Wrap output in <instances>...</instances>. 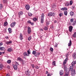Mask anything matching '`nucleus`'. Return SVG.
Segmentation results:
<instances>
[{
    "mask_svg": "<svg viewBox=\"0 0 76 76\" xmlns=\"http://www.w3.org/2000/svg\"><path fill=\"white\" fill-rule=\"evenodd\" d=\"M7 63H8V64H10V63H11V61H10V60H8L7 61Z\"/></svg>",
    "mask_w": 76,
    "mask_h": 76,
    "instance_id": "nucleus-31",
    "label": "nucleus"
},
{
    "mask_svg": "<svg viewBox=\"0 0 76 76\" xmlns=\"http://www.w3.org/2000/svg\"><path fill=\"white\" fill-rule=\"evenodd\" d=\"M44 14L42 13V15L41 17V23H44Z\"/></svg>",
    "mask_w": 76,
    "mask_h": 76,
    "instance_id": "nucleus-2",
    "label": "nucleus"
},
{
    "mask_svg": "<svg viewBox=\"0 0 76 76\" xmlns=\"http://www.w3.org/2000/svg\"><path fill=\"white\" fill-rule=\"evenodd\" d=\"M7 1V0H3V3H5Z\"/></svg>",
    "mask_w": 76,
    "mask_h": 76,
    "instance_id": "nucleus-44",
    "label": "nucleus"
},
{
    "mask_svg": "<svg viewBox=\"0 0 76 76\" xmlns=\"http://www.w3.org/2000/svg\"><path fill=\"white\" fill-rule=\"evenodd\" d=\"M0 50H1V51H5L6 49L4 47H1L0 48Z\"/></svg>",
    "mask_w": 76,
    "mask_h": 76,
    "instance_id": "nucleus-10",
    "label": "nucleus"
},
{
    "mask_svg": "<svg viewBox=\"0 0 76 76\" xmlns=\"http://www.w3.org/2000/svg\"><path fill=\"white\" fill-rule=\"evenodd\" d=\"M40 55V53L37 52L36 53V54L34 56L35 57H39V56Z\"/></svg>",
    "mask_w": 76,
    "mask_h": 76,
    "instance_id": "nucleus-8",
    "label": "nucleus"
},
{
    "mask_svg": "<svg viewBox=\"0 0 76 76\" xmlns=\"http://www.w3.org/2000/svg\"><path fill=\"white\" fill-rule=\"evenodd\" d=\"M6 76H10V75H9V74H8L7 75H6Z\"/></svg>",
    "mask_w": 76,
    "mask_h": 76,
    "instance_id": "nucleus-56",
    "label": "nucleus"
},
{
    "mask_svg": "<svg viewBox=\"0 0 76 76\" xmlns=\"http://www.w3.org/2000/svg\"><path fill=\"white\" fill-rule=\"evenodd\" d=\"M27 53L26 52H25L24 53L23 55L24 56H29V55L27 54Z\"/></svg>",
    "mask_w": 76,
    "mask_h": 76,
    "instance_id": "nucleus-24",
    "label": "nucleus"
},
{
    "mask_svg": "<svg viewBox=\"0 0 76 76\" xmlns=\"http://www.w3.org/2000/svg\"><path fill=\"white\" fill-rule=\"evenodd\" d=\"M52 65L53 66L56 65V61H54L52 63Z\"/></svg>",
    "mask_w": 76,
    "mask_h": 76,
    "instance_id": "nucleus-32",
    "label": "nucleus"
},
{
    "mask_svg": "<svg viewBox=\"0 0 76 76\" xmlns=\"http://www.w3.org/2000/svg\"><path fill=\"white\" fill-rule=\"evenodd\" d=\"M70 21L71 22H73V19L72 18L70 19Z\"/></svg>",
    "mask_w": 76,
    "mask_h": 76,
    "instance_id": "nucleus-45",
    "label": "nucleus"
},
{
    "mask_svg": "<svg viewBox=\"0 0 76 76\" xmlns=\"http://www.w3.org/2000/svg\"><path fill=\"white\" fill-rule=\"evenodd\" d=\"M63 14L62 12H61L59 14V15L60 16V17H61V16H63Z\"/></svg>",
    "mask_w": 76,
    "mask_h": 76,
    "instance_id": "nucleus-27",
    "label": "nucleus"
},
{
    "mask_svg": "<svg viewBox=\"0 0 76 76\" xmlns=\"http://www.w3.org/2000/svg\"><path fill=\"white\" fill-rule=\"evenodd\" d=\"M2 54V53L0 52V55H1Z\"/></svg>",
    "mask_w": 76,
    "mask_h": 76,
    "instance_id": "nucleus-63",
    "label": "nucleus"
},
{
    "mask_svg": "<svg viewBox=\"0 0 76 76\" xmlns=\"http://www.w3.org/2000/svg\"><path fill=\"white\" fill-rule=\"evenodd\" d=\"M37 18H34L33 19V20H34V21H35V22H36V21H37Z\"/></svg>",
    "mask_w": 76,
    "mask_h": 76,
    "instance_id": "nucleus-37",
    "label": "nucleus"
},
{
    "mask_svg": "<svg viewBox=\"0 0 76 76\" xmlns=\"http://www.w3.org/2000/svg\"><path fill=\"white\" fill-rule=\"evenodd\" d=\"M30 8V7H29V5H26V10H29Z\"/></svg>",
    "mask_w": 76,
    "mask_h": 76,
    "instance_id": "nucleus-7",
    "label": "nucleus"
},
{
    "mask_svg": "<svg viewBox=\"0 0 76 76\" xmlns=\"http://www.w3.org/2000/svg\"><path fill=\"white\" fill-rule=\"evenodd\" d=\"M57 20L55 21L54 23H57Z\"/></svg>",
    "mask_w": 76,
    "mask_h": 76,
    "instance_id": "nucleus-59",
    "label": "nucleus"
},
{
    "mask_svg": "<svg viewBox=\"0 0 76 76\" xmlns=\"http://www.w3.org/2000/svg\"><path fill=\"white\" fill-rule=\"evenodd\" d=\"M52 7H53V8L56 7V5L55 4H53V5H52Z\"/></svg>",
    "mask_w": 76,
    "mask_h": 76,
    "instance_id": "nucleus-28",
    "label": "nucleus"
},
{
    "mask_svg": "<svg viewBox=\"0 0 76 76\" xmlns=\"http://www.w3.org/2000/svg\"><path fill=\"white\" fill-rule=\"evenodd\" d=\"M17 60H19V61H20L21 62H22L23 63V60L22 59V58H19V57L18 58Z\"/></svg>",
    "mask_w": 76,
    "mask_h": 76,
    "instance_id": "nucleus-12",
    "label": "nucleus"
},
{
    "mask_svg": "<svg viewBox=\"0 0 76 76\" xmlns=\"http://www.w3.org/2000/svg\"><path fill=\"white\" fill-rule=\"evenodd\" d=\"M31 37H28V41H30V40H31Z\"/></svg>",
    "mask_w": 76,
    "mask_h": 76,
    "instance_id": "nucleus-42",
    "label": "nucleus"
},
{
    "mask_svg": "<svg viewBox=\"0 0 76 76\" xmlns=\"http://www.w3.org/2000/svg\"><path fill=\"white\" fill-rule=\"evenodd\" d=\"M67 58H66V59H65L64 60V61L63 63V64L64 65H65V64H66V61H67Z\"/></svg>",
    "mask_w": 76,
    "mask_h": 76,
    "instance_id": "nucleus-16",
    "label": "nucleus"
},
{
    "mask_svg": "<svg viewBox=\"0 0 76 76\" xmlns=\"http://www.w3.org/2000/svg\"><path fill=\"white\" fill-rule=\"evenodd\" d=\"M7 25V22H5V23L4 24V25L5 26H6V25Z\"/></svg>",
    "mask_w": 76,
    "mask_h": 76,
    "instance_id": "nucleus-36",
    "label": "nucleus"
},
{
    "mask_svg": "<svg viewBox=\"0 0 76 76\" xmlns=\"http://www.w3.org/2000/svg\"><path fill=\"white\" fill-rule=\"evenodd\" d=\"M28 15L29 16H31L32 15V14L30 12H29L28 13Z\"/></svg>",
    "mask_w": 76,
    "mask_h": 76,
    "instance_id": "nucleus-35",
    "label": "nucleus"
},
{
    "mask_svg": "<svg viewBox=\"0 0 76 76\" xmlns=\"http://www.w3.org/2000/svg\"><path fill=\"white\" fill-rule=\"evenodd\" d=\"M47 29H48V28L46 26H45V28H44V30L46 31Z\"/></svg>",
    "mask_w": 76,
    "mask_h": 76,
    "instance_id": "nucleus-40",
    "label": "nucleus"
},
{
    "mask_svg": "<svg viewBox=\"0 0 76 76\" xmlns=\"http://www.w3.org/2000/svg\"><path fill=\"white\" fill-rule=\"evenodd\" d=\"M64 70H66V75L67 76H68L69 74V69H67L66 68V66H65L64 67Z\"/></svg>",
    "mask_w": 76,
    "mask_h": 76,
    "instance_id": "nucleus-3",
    "label": "nucleus"
},
{
    "mask_svg": "<svg viewBox=\"0 0 76 76\" xmlns=\"http://www.w3.org/2000/svg\"><path fill=\"white\" fill-rule=\"evenodd\" d=\"M35 68H36V69H39V66H35Z\"/></svg>",
    "mask_w": 76,
    "mask_h": 76,
    "instance_id": "nucleus-41",
    "label": "nucleus"
},
{
    "mask_svg": "<svg viewBox=\"0 0 76 76\" xmlns=\"http://www.w3.org/2000/svg\"><path fill=\"white\" fill-rule=\"evenodd\" d=\"M61 10L64 11V10H67V9L66 7H64L61 8Z\"/></svg>",
    "mask_w": 76,
    "mask_h": 76,
    "instance_id": "nucleus-14",
    "label": "nucleus"
},
{
    "mask_svg": "<svg viewBox=\"0 0 76 76\" xmlns=\"http://www.w3.org/2000/svg\"><path fill=\"white\" fill-rule=\"evenodd\" d=\"M22 63L23 64H25V62H24V61H23V62H22Z\"/></svg>",
    "mask_w": 76,
    "mask_h": 76,
    "instance_id": "nucleus-58",
    "label": "nucleus"
},
{
    "mask_svg": "<svg viewBox=\"0 0 76 76\" xmlns=\"http://www.w3.org/2000/svg\"><path fill=\"white\" fill-rule=\"evenodd\" d=\"M3 44L2 42L0 43V47H1V46L3 45Z\"/></svg>",
    "mask_w": 76,
    "mask_h": 76,
    "instance_id": "nucleus-47",
    "label": "nucleus"
},
{
    "mask_svg": "<svg viewBox=\"0 0 76 76\" xmlns=\"http://www.w3.org/2000/svg\"><path fill=\"white\" fill-rule=\"evenodd\" d=\"M48 71H47L46 72V74H48Z\"/></svg>",
    "mask_w": 76,
    "mask_h": 76,
    "instance_id": "nucleus-60",
    "label": "nucleus"
},
{
    "mask_svg": "<svg viewBox=\"0 0 76 76\" xmlns=\"http://www.w3.org/2000/svg\"><path fill=\"white\" fill-rule=\"evenodd\" d=\"M30 24H31V25H34V23H31H31H30Z\"/></svg>",
    "mask_w": 76,
    "mask_h": 76,
    "instance_id": "nucleus-54",
    "label": "nucleus"
},
{
    "mask_svg": "<svg viewBox=\"0 0 76 76\" xmlns=\"http://www.w3.org/2000/svg\"><path fill=\"white\" fill-rule=\"evenodd\" d=\"M12 41H10L8 42H6V44H7V45H9V44H12Z\"/></svg>",
    "mask_w": 76,
    "mask_h": 76,
    "instance_id": "nucleus-18",
    "label": "nucleus"
},
{
    "mask_svg": "<svg viewBox=\"0 0 76 76\" xmlns=\"http://www.w3.org/2000/svg\"><path fill=\"white\" fill-rule=\"evenodd\" d=\"M73 37H74V38H76V32H75L74 33V34H73Z\"/></svg>",
    "mask_w": 76,
    "mask_h": 76,
    "instance_id": "nucleus-29",
    "label": "nucleus"
},
{
    "mask_svg": "<svg viewBox=\"0 0 76 76\" xmlns=\"http://www.w3.org/2000/svg\"><path fill=\"white\" fill-rule=\"evenodd\" d=\"M27 52L28 53V55H29V54H30V52H29V50H28Z\"/></svg>",
    "mask_w": 76,
    "mask_h": 76,
    "instance_id": "nucleus-50",
    "label": "nucleus"
},
{
    "mask_svg": "<svg viewBox=\"0 0 76 76\" xmlns=\"http://www.w3.org/2000/svg\"><path fill=\"white\" fill-rule=\"evenodd\" d=\"M66 58H67V60H68V57H69V54L67 53L66 55Z\"/></svg>",
    "mask_w": 76,
    "mask_h": 76,
    "instance_id": "nucleus-33",
    "label": "nucleus"
},
{
    "mask_svg": "<svg viewBox=\"0 0 76 76\" xmlns=\"http://www.w3.org/2000/svg\"><path fill=\"white\" fill-rule=\"evenodd\" d=\"M36 53H37V52H36V51L34 50L33 51L32 54H33L35 56V54H36Z\"/></svg>",
    "mask_w": 76,
    "mask_h": 76,
    "instance_id": "nucleus-30",
    "label": "nucleus"
},
{
    "mask_svg": "<svg viewBox=\"0 0 76 76\" xmlns=\"http://www.w3.org/2000/svg\"><path fill=\"white\" fill-rule=\"evenodd\" d=\"M28 34H30L31 32V28L29 27H28Z\"/></svg>",
    "mask_w": 76,
    "mask_h": 76,
    "instance_id": "nucleus-5",
    "label": "nucleus"
},
{
    "mask_svg": "<svg viewBox=\"0 0 76 76\" xmlns=\"http://www.w3.org/2000/svg\"><path fill=\"white\" fill-rule=\"evenodd\" d=\"M32 67H33V68H34V65H32Z\"/></svg>",
    "mask_w": 76,
    "mask_h": 76,
    "instance_id": "nucleus-57",
    "label": "nucleus"
},
{
    "mask_svg": "<svg viewBox=\"0 0 76 76\" xmlns=\"http://www.w3.org/2000/svg\"><path fill=\"white\" fill-rule=\"evenodd\" d=\"M76 64V61H73V62H72L71 64L72 65V66H75V65Z\"/></svg>",
    "mask_w": 76,
    "mask_h": 76,
    "instance_id": "nucleus-11",
    "label": "nucleus"
},
{
    "mask_svg": "<svg viewBox=\"0 0 76 76\" xmlns=\"http://www.w3.org/2000/svg\"><path fill=\"white\" fill-rule=\"evenodd\" d=\"M8 51L9 52H10L12 51V49H11L10 48L8 49Z\"/></svg>",
    "mask_w": 76,
    "mask_h": 76,
    "instance_id": "nucleus-38",
    "label": "nucleus"
},
{
    "mask_svg": "<svg viewBox=\"0 0 76 76\" xmlns=\"http://www.w3.org/2000/svg\"><path fill=\"white\" fill-rule=\"evenodd\" d=\"M68 47H70L72 45V41L71 40H70L69 43L68 44Z\"/></svg>",
    "mask_w": 76,
    "mask_h": 76,
    "instance_id": "nucleus-19",
    "label": "nucleus"
},
{
    "mask_svg": "<svg viewBox=\"0 0 76 76\" xmlns=\"http://www.w3.org/2000/svg\"><path fill=\"white\" fill-rule=\"evenodd\" d=\"M4 53H5V52H4L2 53H3V54H4Z\"/></svg>",
    "mask_w": 76,
    "mask_h": 76,
    "instance_id": "nucleus-64",
    "label": "nucleus"
},
{
    "mask_svg": "<svg viewBox=\"0 0 76 76\" xmlns=\"http://www.w3.org/2000/svg\"><path fill=\"white\" fill-rule=\"evenodd\" d=\"M26 74L27 75V76H30V74L29 73V72L28 71H27L26 72H25Z\"/></svg>",
    "mask_w": 76,
    "mask_h": 76,
    "instance_id": "nucleus-17",
    "label": "nucleus"
},
{
    "mask_svg": "<svg viewBox=\"0 0 76 76\" xmlns=\"http://www.w3.org/2000/svg\"><path fill=\"white\" fill-rule=\"evenodd\" d=\"M9 33H11L12 32V29L10 28H9L8 29Z\"/></svg>",
    "mask_w": 76,
    "mask_h": 76,
    "instance_id": "nucleus-26",
    "label": "nucleus"
},
{
    "mask_svg": "<svg viewBox=\"0 0 76 76\" xmlns=\"http://www.w3.org/2000/svg\"><path fill=\"white\" fill-rule=\"evenodd\" d=\"M50 50L52 51V52H53V48H50Z\"/></svg>",
    "mask_w": 76,
    "mask_h": 76,
    "instance_id": "nucleus-43",
    "label": "nucleus"
},
{
    "mask_svg": "<svg viewBox=\"0 0 76 76\" xmlns=\"http://www.w3.org/2000/svg\"><path fill=\"white\" fill-rule=\"evenodd\" d=\"M48 76H51V74L50 73H48V74L47 75Z\"/></svg>",
    "mask_w": 76,
    "mask_h": 76,
    "instance_id": "nucleus-52",
    "label": "nucleus"
},
{
    "mask_svg": "<svg viewBox=\"0 0 76 76\" xmlns=\"http://www.w3.org/2000/svg\"><path fill=\"white\" fill-rule=\"evenodd\" d=\"M3 8V5L2 4H0V9H2Z\"/></svg>",
    "mask_w": 76,
    "mask_h": 76,
    "instance_id": "nucleus-34",
    "label": "nucleus"
},
{
    "mask_svg": "<svg viewBox=\"0 0 76 76\" xmlns=\"http://www.w3.org/2000/svg\"><path fill=\"white\" fill-rule=\"evenodd\" d=\"M20 40H22L23 39V36L22 33H20Z\"/></svg>",
    "mask_w": 76,
    "mask_h": 76,
    "instance_id": "nucleus-9",
    "label": "nucleus"
},
{
    "mask_svg": "<svg viewBox=\"0 0 76 76\" xmlns=\"http://www.w3.org/2000/svg\"><path fill=\"white\" fill-rule=\"evenodd\" d=\"M72 57L74 58V59H75L76 58V53H74L73 55H72Z\"/></svg>",
    "mask_w": 76,
    "mask_h": 76,
    "instance_id": "nucleus-15",
    "label": "nucleus"
},
{
    "mask_svg": "<svg viewBox=\"0 0 76 76\" xmlns=\"http://www.w3.org/2000/svg\"><path fill=\"white\" fill-rule=\"evenodd\" d=\"M75 6H72V9H75Z\"/></svg>",
    "mask_w": 76,
    "mask_h": 76,
    "instance_id": "nucleus-48",
    "label": "nucleus"
},
{
    "mask_svg": "<svg viewBox=\"0 0 76 76\" xmlns=\"http://www.w3.org/2000/svg\"><path fill=\"white\" fill-rule=\"evenodd\" d=\"M18 15H23V12L22 11H20L18 13Z\"/></svg>",
    "mask_w": 76,
    "mask_h": 76,
    "instance_id": "nucleus-22",
    "label": "nucleus"
},
{
    "mask_svg": "<svg viewBox=\"0 0 76 76\" xmlns=\"http://www.w3.org/2000/svg\"><path fill=\"white\" fill-rule=\"evenodd\" d=\"M13 66H14V68L15 70H17L18 69V67L17 66V65H13Z\"/></svg>",
    "mask_w": 76,
    "mask_h": 76,
    "instance_id": "nucleus-21",
    "label": "nucleus"
},
{
    "mask_svg": "<svg viewBox=\"0 0 76 76\" xmlns=\"http://www.w3.org/2000/svg\"><path fill=\"white\" fill-rule=\"evenodd\" d=\"M7 68H8V69H9L10 68V66H7Z\"/></svg>",
    "mask_w": 76,
    "mask_h": 76,
    "instance_id": "nucleus-53",
    "label": "nucleus"
},
{
    "mask_svg": "<svg viewBox=\"0 0 76 76\" xmlns=\"http://www.w3.org/2000/svg\"><path fill=\"white\" fill-rule=\"evenodd\" d=\"M69 32H72V29H73V27L72 26H70L69 27Z\"/></svg>",
    "mask_w": 76,
    "mask_h": 76,
    "instance_id": "nucleus-13",
    "label": "nucleus"
},
{
    "mask_svg": "<svg viewBox=\"0 0 76 76\" xmlns=\"http://www.w3.org/2000/svg\"><path fill=\"white\" fill-rule=\"evenodd\" d=\"M3 67V66L0 65V70H2Z\"/></svg>",
    "mask_w": 76,
    "mask_h": 76,
    "instance_id": "nucleus-39",
    "label": "nucleus"
},
{
    "mask_svg": "<svg viewBox=\"0 0 76 76\" xmlns=\"http://www.w3.org/2000/svg\"><path fill=\"white\" fill-rule=\"evenodd\" d=\"M40 31H43V30L42 29H41V28L40 29Z\"/></svg>",
    "mask_w": 76,
    "mask_h": 76,
    "instance_id": "nucleus-61",
    "label": "nucleus"
},
{
    "mask_svg": "<svg viewBox=\"0 0 76 76\" xmlns=\"http://www.w3.org/2000/svg\"><path fill=\"white\" fill-rule=\"evenodd\" d=\"M73 66L72 65L69 67V70L71 72V75L72 76H75V69L73 70Z\"/></svg>",
    "mask_w": 76,
    "mask_h": 76,
    "instance_id": "nucleus-1",
    "label": "nucleus"
},
{
    "mask_svg": "<svg viewBox=\"0 0 76 76\" xmlns=\"http://www.w3.org/2000/svg\"><path fill=\"white\" fill-rule=\"evenodd\" d=\"M70 15L71 16H73V15H74V12H70Z\"/></svg>",
    "mask_w": 76,
    "mask_h": 76,
    "instance_id": "nucleus-23",
    "label": "nucleus"
},
{
    "mask_svg": "<svg viewBox=\"0 0 76 76\" xmlns=\"http://www.w3.org/2000/svg\"><path fill=\"white\" fill-rule=\"evenodd\" d=\"M76 23V21H75L74 22V23Z\"/></svg>",
    "mask_w": 76,
    "mask_h": 76,
    "instance_id": "nucleus-62",
    "label": "nucleus"
},
{
    "mask_svg": "<svg viewBox=\"0 0 76 76\" xmlns=\"http://www.w3.org/2000/svg\"><path fill=\"white\" fill-rule=\"evenodd\" d=\"M63 74H64V72H63V71L62 70H61L60 72V75L62 76V75H63Z\"/></svg>",
    "mask_w": 76,
    "mask_h": 76,
    "instance_id": "nucleus-20",
    "label": "nucleus"
},
{
    "mask_svg": "<svg viewBox=\"0 0 76 76\" xmlns=\"http://www.w3.org/2000/svg\"><path fill=\"white\" fill-rule=\"evenodd\" d=\"M48 16H54V13L53 12H50L48 14Z\"/></svg>",
    "mask_w": 76,
    "mask_h": 76,
    "instance_id": "nucleus-4",
    "label": "nucleus"
},
{
    "mask_svg": "<svg viewBox=\"0 0 76 76\" xmlns=\"http://www.w3.org/2000/svg\"><path fill=\"white\" fill-rule=\"evenodd\" d=\"M64 13L65 16H67V11H64Z\"/></svg>",
    "mask_w": 76,
    "mask_h": 76,
    "instance_id": "nucleus-25",
    "label": "nucleus"
},
{
    "mask_svg": "<svg viewBox=\"0 0 76 76\" xmlns=\"http://www.w3.org/2000/svg\"><path fill=\"white\" fill-rule=\"evenodd\" d=\"M15 25H16V22H14L10 24V26L11 27L13 28V27H14L15 26Z\"/></svg>",
    "mask_w": 76,
    "mask_h": 76,
    "instance_id": "nucleus-6",
    "label": "nucleus"
},
{
    "mask_svg": "<svg viewBox=\"0 0 76 76\" xmlns=\"http://www.w3.org/2000/svg\"><path fill=\"white\" fill-rule=\"evenodd\" d=\"M69 5V4L67 3V4H66L65 5L66 6H68Z\"/></svg>",
    "mask_w": 76,
    "mask_h": 76,
    "instance_id": "nucleus-51",
    "label": "nucleus"
},
{
    "mask_svg": "<svg viewBox=\"0 0 76 76\" xmlns=\"http://www.w3.org/2000/svg\"><path fill=\"white\" fill-rule=\"evenodd\" d=\"M28 23H30L31 24V21H30V20H29L28 21Z\"/></svg>",
    "mask_w": 76,
    "mask_h": 76,
    "instance_id": "nucleus-49",
    "label": "nucleus"
},
{
    "mask_svg": "<svg viewBox=\"0 0 76 76\" xmlns=\"http://www.w3.org/2000/svg\"><path fill=\"white\" fill-rule=\"evenodd\" d=\"M16 64H16V65L17 66H18L19 65V64H18V62H16Z\"/></svg>",
    "mask_w": 76,
    "mask_h": 76,
    "instance_id": "nucleus-55",
    "label": "nucleus"
},
{
    "mask_svg": "<svg viewBox=\"0 0 76 76\" xmlns=\"http://www.w3.org/2000/svg\"><path fill=\"white\" fill-rule=\"evenodd\" d=\"M70 5H72V4L73 2H72V1H71L70 2Z\"/></svg>",
    "mask_w": 76,
    "mask_h": 76,
    "instance_id": "nucleus-46",
    "label": "nucleus"
}]
</instances>
